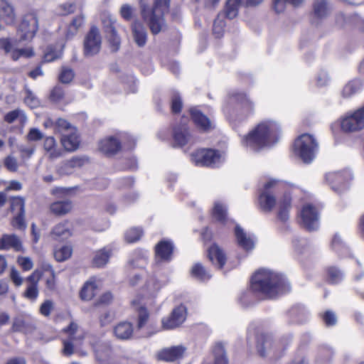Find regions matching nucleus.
I'll return each instance as SVG.
<instances>
[{"mask_svg":"<svg viewBox=\"0 0 364 364\" xmlns=\"http://www.w3.org/2000/svg\"><path fill=\"white\" fill-rule=\"evenodd\" d=\"M282 129L279 122L266 119L258 123L244 136L242 144L254 151L268 148L276 144L280 139Z\"/></svg>","mask_w":364,"mask_h":364,"instance_id":"1","label":"nucleus"},{"mask_svg":"<svg viewBox=\"0 0 364 364\" xmlns=\"http://www.w3.org/2000/svg\"><path fill=\"white\" fill-rule=\"evenodd\" d=\"M252 290L267 298H274L279 294L289 290L285 279L277 273L262 269L252 277Z\"/></svg>","mask_w":364,"mask_h":364,"instance_id":"2","label":"nucleus"},{"mask_svg":"<svg viewBox=\"0 0 364 364\" xmlns=\"http://www.w3.org/2000/svg\"><path fill=\"white\" fill-rule=\"evenodd\" d=\"M169 7L170 0H154L152 6L141 4V18L152 34L156 35L166 28L164 15L168 12Z\"/></svg>","mask_w":364,"mask_h":364,"instance_id":"3","label":"nucleus"},{"mask_svg":"<svg viewBox=\"0 0 364 364\" xmlns=\"http://www.w3.org/2000/svg\"><path fill=\"white\" fill-rule=\"evenodd\" d=\"M292 149L301 159H314L317 156L318 144L313 135L302 134L294 140Z\"/></svg>","mask_w":364,"mask_h":364,"instance_id":"4","label":"nucleus"},{"mask_svg":"<svg viewBox=\"0 0 364 364\" xmlns=\"http://www.w3.org/2000/svg\"><path fill=\"white\" fill-rule=\"evenodd\" d=\"M340 127L346 134L357 133L364 129V105L346 113L339 119Z\"/></svg>","mask_w":364,"mask_h":364,"instance_id":"5","label":"nucleus"},{"mask_svg":"<svg viewBox=\"0 0 364 364\" xmlns=\"http://www.w3.org/2000/svg\"><path fill=\"white\" fill-rule=\"evenodd\" d=\"M38 28V21L35 13H28L23 16L18 28V42L30 41Z\"/></svg>","mask_w":364,"mask_h":364,"instance_id":"6","label":"nucleus"},{"mask_svg":"<svg viewBox=\"0 0 364 364\" xmlns=\"http://www.w3.org/2000/svg\"><path fill=\"white\" fill-rule=\"evenodd\" d=\"M278 181L276 180H269L261 190L259 195V204L261 209L265 212H270L276 205V198L272 193V190L277 186Z\"/></svg>","mask_w":364,"mask_h":364,"instance_id":"7","label":"nucleus"},{"mask_svg":"<svg viewBox=\"0 0 364 364\" xmlns=\"http://www.w3.org/2000/svg\"><path fill=\"white\" fill-rule=\"evenodd\" d=\"M326 179L330 183L333 189L340 191L348 187L353 179V175L349 171L345 170L328 173L326 176Z\"/></svg>","mask_w":364,"mask_h":364,"instance_id":"8","label":"nucleus"},{"mask_svg":"<svg viewBox=\"0 0 364 364\" xmlns=\"http://www.w3.org/2000/svg\"><path fill=\"white\" fill-rule=\"evenodd\" d=\"M300 217L302 225L306 229L311 231L318 228V213L311 204H306L303 206Z\"/></svg>","mask_w":364,"mask_h":364,"instance_id":"9","label":"nucleus"},{"mask_svg":"<svg viewBox=\"0 0 364 364\" xmlns=\"http://www.w3.org/2000/svg\"><path fill=\"white\" fill-rule=\"evenodd\" d=\"M17 40L11 41L9 38L0 39V48L6 53H10L14 60H17L20 57H31L33 55V50L28 48H16Z\"/></svg>","mask_w":364,"mask_h":364,"instance_id":"10","label":"nucleus"},{"mask_svg":"<svg viewBox=\"0 0 364 364\" xmlns=\"http://www.w3.org/2000/svg\"><path fill=\"white\" fill-rule=\"evenodd\" d=\"M186 309L180 305L171 312V314L162 319V327L164 329H173L179 326L186 319Z\"/></svg>","mask_w":364,"mask_h":364,"instance_id":"11","label":"nucleus"},{"mask_svg":"<svg viewBox=\"0 0 364 364\" xmlns=\"http://www.w3.org/2000/svg\"><path fill=\"white\" fill-rule=\"evenodd\" d=\"M42 275L41 271L36 269L26 279L28 286L23 293L25 298L31 301H35L37 299L39 294L38 282Z\"/></svg>","mask_w":364,"mask_h":364,"instance_id":"12","label":"nucleus"},{"mask_svg":"<svg viewBox=\"0 0 364 364\" xmlns=\"http://www.w3.org/2000/svg\"><path fill=\"white\" fill-rule=\"evenodd\" d=\"M186 351V348L183 346H176L166 348L161 350L157 353L159 360L173 362L183 358Z\"/></svg>","mask_w":364,"mask_h":364,"instance_id":"13","label":"nucleus"},{"mask_svg":"<svg viewBox=\"0 0 364 364\" xmlns=\"http://www.w3.org/2000/svg\"><path fill=\"white\" fill-rule=\"evenodd\" d=\"M190 114L197 127L203 132H209L214 128L213 122L198 109L191 108Z\"/></svg>","mask_w":364,"mask_h":364,"instance_id":"14","label":"nucleus"},{"mask_svg":"<svg viewBox=\"0 0 364 364\" xmlns=\"http://www.w3.org/2000/svg\"><path fill=\"white\" fill-rule=\"evenodd\" d=\"M173 246L171 241L162 240L156 247V259L157 261H169L173 255Z\"/></svg>","mask_w":364,"mask_h":364,"instance_id":"15","label":"nucleus"},{"mask_svg":"<svg viewBox=\"0 0 364 364\" xmlns=\"http://www.w3.org/2000/svg\"><path fill=\"white\" fill-rule=\"evenodd\" d=\"M99 149L107 156H112L121 149V143L116 137L109 136L100 141Z\"/></svg>","mask_w":364,"mask_h":364,"instance_id":"16","label":"nucleus"},{"mask_svg":"<svg viewBox=\"0 0 364 364\" xmlns=\"http://www.w3.org/2000/svg\"><path fill=\"white\" fill-rule=\"evenodd\" d=\"M10 249L20 251L22 249L21 242L19 237L14 234H4L0 238V250H8Z\"/></svg>","mask_w":364,"mask_h":364,"instance_id":"17","label":"nucleus"},{"mask_svg":"<svg viewBox=\"0 0 364 364\" xmlns=\"http://www.w3.org/2000/svg\"><path fill=\"white\" fill-rule=\"evenodd\" d=\"M61 144L67 151H74L78 147L80 144L79 135L77 129H73L69 133H63V136L61 138Z\"/></svg>","mask_w":364,"mask_h":364,"instance_id":"18","label":"nucleus"},{"mask_svg":"<svg viewBox=\"0 0 364 364\" xmlns=\"http://www.w3.org/2000/svg\"><path fill=\"white\" fill-rule=\"evenodd\" d=\"M73 208L70 200H57L50 205V212L56 216H63L70 213Z\"/></svg>","mask_w":364,"mask_h":364,"instance_id":"19","label":"nucleus"},{"mask_svg":"<svg viewBox=\"0 0 364 364\" xmlns=\"http://www.w3.org/2000/svg\"><path fill=\"white\" fill-rule=\"evenodd\" d=\"M192 156L194 159H219L225 158L226 154L225 151H220L213 149L201 148L193 152Z\"/></svg>","mask_w":364,"mask_h":364,"instance_id":"20","label":"nucleus"},{"mask_svg":"<svg viewBox=\"0 0 364 364\" xmlns=\"http://www.w3.org/2000/svg\"><path fill=\"white\" fill-rule=\"evenodd\" d=\"M132 36L139 47L145 46L147 41V32L145 27L139 21H134L132 26Z\"/></svg>","mask_w":364,"mask_h":364,"instance_id":"21","label":"nucleus"},{"mask_svg":"<svg viewBox=\"0 0 364 364\" xmlns=\"http://www.w3.org/2000/svg\"><path fill=\"white\" fill-rule=\"evenodd\" d=\"M51 235L56 240H65L72 235L71 224L68 220L60 222L55 225Z\"/></svg>","mask_w":364,"mask_h":364,"instance_id":"22","label":"nucleus"},{"mask_svg":"<svg viewBox=\"0 0 364 364\" xmlns=\"http://www.w3.org/2000/svg\"><path fill=\"white\" fill-rule=\"evenodd\" d=\"M0 18L7 25L14 23L16 21L14 7L6 0H0Z\"/></svg>","mask_w":364,"mask_h":364,"instance_id":"23","label":"nucleus"},{"mask_svg":"<svg viewBox=\"0 0 364 364\" xmlns=\"http://www.w3.org/2000/svg\"><path fill=\"white\" fill-rule=\"evenodd\" d=\"M43 149L46 154L50 158H58L63 156V151L58 146L53 136L45 138Z\"/></svg>","mask_w":364,"mask_h":364,"instance_id":"24","label":"nucleus"},{"mask_svg":"<svg viewBox=\"0 0 364 364\" xmlns=\"http://www.w3.org/2000/svg\"><path fill=\"white\" fill-rule=\"evenodd\" d=\"M273 341L270 336L261 334L257 337V349L258 353L264 357L268 355L273 348Z\"/></svg>","mask_w":364,"mask_h":364,"instance_id":"25","label":"nucleus"},{"mask_svg":"<svg viewBox=\"0 0 364 364\" xmlns=\"http://www.w3.org/2000/svg\"><path fill=\"white\" fill-rule=\"evenodd\" d=\"M174 146L182 147L188 144L191 134L186 126L176 127L173 130Z\"/></svg>","mask_w":364,"mask_h":364,"instance_id":"26","label":"nucleus"},{"mask_svg":"<svg viewBox=\"0 0 364 364\" xmlns=\"http://www.w3.org/2000/svg\"><path fill=\"white\" fill-rule=\"evenodd\" d=\"M208 257L210 260L220 268H222L226 262L225 254L223 250L217 245H213L208 249Z\"/></svg>","mask_w":364,"mask_h":364,"instance_id":"27","label":"nucleus"},{"mask_svg":"<svg viewBox=\"0 0 364 364\" xmlns=\"http://www.w3.org/2000/svg\"><path fill=\"white\" fill-rule=\"evenodd\" d=\"M133 326L131 323L121 322L114 328V333L119 340H129L133 335Z\"/></svg>","mask_w":364,"mask_h":364,"instance_id":"28","label":"nucleus"},{"mask_svg":"<svg viewBox=\"0 0 364 364\" xmlns=\"http://www.w3.org/2000/svg\"><path fill=\"white\" fill-rule=\"evenodd\" d=\"M235 235L238 245L246 250H252L254 247V240L244 232L239 226L236 225Z\"/></svg>","mask_w":364,"mask_h":364,"instance_id":"29","label":"nucleus"},{"mask_svg":"<svg viewBox=\"0 0 364 364\" xmlns=\"http://www.w3.org/2000/svg\"><path fill=\"white\" fill-rule=\"evenodd\" d=\"M291 197L288 195H284L283 198L279 202L277 218L283 223H285L289 220V212L291 208Z\"/></svg>","mask_w":364,"mask_h":364,"instance_id":"30","label":"nucleus"},{"mask_svg":"<svg viewBox=\"0 0 364 364\" xmlns=\"http://www.w3.org/2000/svg\"><path fill=\"white\" fill-rule=\"evenodd\" d=\"M363 87V83L359 79H354L349 81L346 85L343 87L341 91L342 97L345 98H348L357 93Z\"/></svg>","mask_w":364,"mask_h":364,"instance_id":"31","label":"nucleus"},{"mask_svg":"<svg viewBox=\"0 0 364 364\" xmlns=\"http://www.w3.org/2000/svg\"><path fill=\"white\" fill-rule=\"evenodd\" d=\"M235 100L237 101L236 109L237 110L242 109L241 114L242 116L246 117L253 111L254 105L246 95H240Z\"/></svg>","mask_w":364,"mask_h":364,"instance_id":"32","label":"nucleus"},{"mask_svg":"<svg viewBox=\"0 0 364 364\" xmlns=\"http://www.w3.org/2000/svg\"><path fill=\"white\" fill-rule=\"evenodd\" d=\"M110 251L103 248L97 251L92 259V267H102L109 261Z\"/></svg>","mask_w":364,"mask_h":364,"instance_id":"33","label":"nucleus"},{"mask_svg":"<svg viewBox=\"0 0 364 364\" xmlns=\"http://www.w3.org/2000/svg\"><path fill=\"white\" fill-rule=\"evenodd\" d=\"M240 4H242V0H228L225 14L221 15H224V18L227 17L229 19L235 18L238 14Z\"/></svg>","mask_w":364,"mask_h":364,"instance_id":"34","label":"nucleus"},{"mask_svg":"<svg viewBox=\"0 0 364 364\" xmlns=\"http://www.w3.org/2000/svg\"><path fill=\"white\" fill-rule=\"evenodd\" d=\"M63 332L68 335V339L74 341H82L84 338V333L80 332L78 325L74 322H70V325L63 329Z\"/></svg>","mask_w":364,"mask_h":364,"instance_id":"35","label":"nucleus"},{"mask_svg":"<svg viewBox=\"0 0 364 364\" xmlns=\"http://www.w3.org/2000/svg\"><path fill=\"white\" fill-rule=\"evenodd\" d=\"M85 20L82 16L75 17L69 24L65 36L68 39L73 38L77 32V30L84 24Z\"/></svg>","mask_w":364,"mask_h":364,"instance_id":"36","label":"nucleus"},{"mask_svg":"<svg viewBox=\"0 0 364 364\" xmlns=\"http://www.w3.org/2000/svg\"><path fill=\"white\" fill-rule=\"evenodd\" d=\"M191 274L195 278L205 281L210 278V273L199 263L196 264L191 269Z\"/></svg>","mask_w":364,"mask_h":364,"instance_id":"37","label":"nucleus"},{"mask_svg":"<svg viewBox=\"0 0 364 364\" xmlns=\"http://www.w3.org/2000/svg\"><path fill=\"white\" fill-rule=\"evenodd\" d=\"M106 33L110 49L113 52L117 51L120 48L121 40L119 36L117 35L115 28H111L110 31Z\"/></svg>","mask_w":364,"mask_h":364,"instance_id":"38","label":"nucleus"},{"mask_svg":"<svg viewBox=\"0 0 364 364\" xmlns=\"http://www.w3.org/2000/svg\"><path fill=\"white\" fill-rule=\"evenodd\" d=\"M73 253L70 246L65 245L54 251V257L58 262H63L69 259Z\"/></svg>","mask_w":364,"mask_h":364,"instance_id":"39","label":"nucleus"},{"mask_svg":"<svg viewBox=\"0 0 364 364\" xmlns=\"http://www.w3.org/2000/svg\"><path fill=\"white\" fill-rule=\"evenodd\" d=\"M76 187H55L50 190V193L58 198H63L74 195Z\"/></svg>","mask_w":364,"mask_h":364,"instance_id":"40","label":"nucleus"},{"mask_svg":"<svg viewBox=\"0 0 364 364\" xmlns=\"http://www.w3.org/2000/svg\"><path fill=\"white\" fill-rule=\"evenodd\" d=\"M19 119L21 122H25L27 119L23 111L20 109H16L8 112L4 116V120L9 124L13 123L16 119Z\"/></svg>","mask_w":364,"mask_h":364,"instance_id":"41","label":"nucleus"},{"mask_svg":"<svg viewBox=\"0 0 364 364\" xmlns=\"http://www.w3.org/2000/svg\"><path fill=\"white\" fill-rule=\"evenodd\" d=\"M304 0H274V9L277 13H282L286 9L287 3L294 6H299L303 3Z\"/></svg>","mask_w":364,"mask_h":364,"instance_id":"42","label":"nucleus"},{"mask_svg":"<svg viewBox=\"0 0 364 364\" xmlns=\"http://www.w3.org/2000/svg\"><path fill=\"white\" fill-rule=\"evenodd\" d=\"M132 306L135 308V309L139 313V320H138V324L137 327L138 328H141L144 325L147 321V319L149 318V314L146 311V309L142 306H140L138 303H136L135 301H133L132 302Z\"/></svg>","mask_w":364,"mask_h":364,"instance_id":"43","label":"nucleus"},{"mask_svg":"<svg viewBox=\"0 0 364 364\" xmlns=\"http://www.w3.org/2000/svg\"><path fill=\"white\" fill-rule=\"evenodd\" d=\"M314 14L318 18L326 16L328 13V6L325 0H317L314 5Z\"/></svg>","mask_w":364,"mask_h":364,"instance_id":"44","label":"nucleus"},{"mask_svg":"<svg viewBox=\"0 0 364 364\" xmlns=\"http://www.w3.org/2000/svg\"><path fill=\"white\" fill-rule=\"evenodd\" d=\"M11 210L16 214L25 213V200L20 196L14 197L11 199Z\"/></svg>","mask_w":364,"mask_h":364,"instance_id":"45","label":"nucleus"},{"mask_svg":"<svg viewBox=\"0 0 364 364\" xmlns=\"http://www.w3.org/2000/svg\"><path fill=\"white\" fill-rule=\"evenodd\" d=\"M111 356V350L107 346H102L96 350V360L102 363L109 362Z\"/></svg>","mask_w":364,"mask_h":364,"instance_id":"46","label":"nucleus"},{"mask_svg":"<svg viewBox=\"0 0 364 364\" xmlns=\"http://www.w3.org/2000/svg\"><path fill=\"white\" fill-rule=\"evenodd\" d=\"M5 167L11 172H25L23 161H4Z\"/></svg>","mask_w":364,"mask_h":364,"instance_id":"47","label":"nucleus"},{"mask_svg":"<svg viewBox=\"0 0 364 364\" xmlns=\"http://www.w3.org/2000/svg\"><path fill=\"white\" fill-rule=\"evenodd\" d=\"M75 73L73 69L68 67H62L58 79L64 84L70 83L74 78Z\"/></svg>","mask_w":364,"mask_h":364,"instance_id":"48","label":"nucleus"},{"mask_svg":"<svg viewBox=\"0 0 364 364\" xmlns=\"http://www.w3.org/2000/svg\"><path fill=\"white\" fill-rule=\"evenodd\" d=\"M225 26L224 15H218L214 21L213 29L216 38H220L223 36Z\"/></svg>","mask_w":364,"mask_h":364,"instance_id":"49","label":"nucleus"},{"mask_svg":"<svg viewBox=\"0 0 364 364\" xmlns=\"http://www.w3.org/2000/svg\"><path fill=\"white\" fill-rule=\"evenodd\" d=\"M55 127L58 132L61 133L62 136H63V133H69L72 132L73 129H76V128L72 126L67 120L60 118L55 122Z\"/></svg>","mask_w":364,"mask_h":364,"instance_id":"50","label":"nucleus"},{"mask_svg":"<svg viewBox=\"0 0 364 364\" xmlns=\"http://www.w3.org/2000/svg\"><path fill=\"white\" fill-rule=\"evenodd\" d=\"M142 230L139 228H131L125 233V240L128 242H134L139 240L142 235Z\"/></svg>","mask_w":364,"mask_h":364,"instance_id":"51","label":"nucleus"},{"mask_svg":"<svg viewBox=\"0 0 364 364\" xmlns=\"http://www.w3.org/2000/svg\"><path fill=\"white\" fill-rule=\"evenodd\" d=\"M213 217L218 221H224L226 217V208L220 203H215L213 211Z\"/></svg>","mask_w":364,"mask_h":364,"instance_id":"52","label":"nucleus"},{"mask_svg":"<svg viewBox=\"0 0 364 364\" xmlns=\"http://www.w3.org/2000/svg\"><path fill=\"white\" fill-rule=\"evenodd\" d=\"M76 161H64L62 166L58 168V172L61 175L70 174L74 171Z\"/></svg>","mask_w":364,"mask_h":364,"instance_id":"53","label":"nucleus"},{"mask_svg":"<svg viewBox=\"0 0 364 364\" xmlns=\"http://www.w3.org/2000/svg\"><path fill=\"white\" fill-rule=\"evenodd\" d=\"M101 18L106 33L109 32L111 28H114V24L116 20L109 13H104Z\"/></svg>","mask_w":364,"mask_h":364,"instance_id":"54","label":"nucleus"},{"mask_svg":"<svg viewBox=\"0 0 364 364\" xmlns=\"http://www.w3.org/2000/svg\"><path fill=\"white\" fill-rule=\"evenodd\" d=\"M24 216L25 213L16 214L11 223L13 227L18 230H24L26 228Z\"/></svg>","mask_w":364,"mask_h":364,"instance_id":"55","label":"nucleus"},{"mask_svg":"<svg viewBox=\"0 0 364 364\" xmlns=\"http://www.w3.org/2000/svg\"><path fill=\"white\" fill-rule=\"evenodd\" d=\"M80 298L82 301H89L91 299V281L87 280L85 282L82 289L80 291Z\"/></svg>","mask_w":364,"mask_h":364,"instance_id":"56","label":"nucleus"},{"mask_svg":"<svg viewBox=\"0 0 364 364\" xmlns=\"http://www.w3.org/2000/svg\"><path fill=\"white\" fill-rule=\"evenodd\" d=\"M25 103L31 108L37 107L39 105V101L33 95V93L28 89H26Z\"/></svg>","mask_w":364,"mask_h":364,"instance_id":"57","label":"nucleus"},{"mask_svg":"<svg viewBox=\"0 0 364 364\" xmlns=\"http://www.w3.org/2000/svg\"><path fill=\"white\" fill-rule=\"evenodd\" d=\"M92 54L100 51L101 46V37L97 28L92 27Z\"/></svg>","mask_w":364,"mask_h":364,"instance_id":"58","label":"nucleus"},{"mask_svg":"<svg viewBox=\"0 0 364 364\" xmlns=\"http://www.w3.org/2000/svg\"><path fill=\"white\" fill-rule=\"evenodd\" d=\"M183 106L182 100L179 95L173 92L171 97V110L173 113H178L181 112Z\"/></svg>","mask_w":364,"mask_h":364,"instance_id":"59","label":"nucleus"},{"mask_svg":"<svg viewBox=\"0 0 364 364\" xmlns=\"http://www.w3.org/2000/svg\"><path fill=\"white\" fill-rule=\"evenodd\" d=\"M43 138V134L38 128H31L26 135L28 141H38Z\"/></svg>","mask_w":364,"mask_h":364,"instance_id":"60","label":"nucleus"},{"mask_svg":"<svg viewBox=\"0 0 364 364\" xmlns=\"http://www.w3.org/2000/svg\"><path fill=\"white\" fill-rule=\"evenodd\" d=\"M113 299V296L109 291L100 295L95 301V306H104L109 304Z\"/></svg>","mask_w":364,"mask_h":364,"instance_id":"61","label":"nucleus"},{"mask_svg":"<svg viewBox=\"0 0 364 364\" xmlns=\"http://www.w3.org/2000/svg\"><path fill=\"white\" fill-rule=\"evenodd\" d=\"M60 55L61 51H56L52 47H48L44 54L43 60L45 62H51L59 58Z\"/></svg>","mask_w":364,"mask_h":364,"instance_id":"62","label":"nucleus"},{"mask_svg":"<svg viewBox=\"0 0 364 364\" xmlns=\"http://www.w3.org/2000/svg\"><path fill=\"white\" fill-rule=\"evenodd\" d=\"M17 262L23 271H29L33 267V261L28 257H18Z\"/></svg>","mask_w":364,"mask_h":364,"instance_id":"63","label":"nucleus"},{"mask_svg":"<svg viewBox=\"0 0 364 364\" xmlns=\"http://www.w3.org/2000/svg\"><path fill=\"white\" fill-rule=\"evenodd\" d=\"M328 279L331 283H337L342 279L341 272L336 268L331 267L328 270Z\"/></svg>","mask_w":364,"mask_h":364,"instance_id":"64","label":"nucleus"}]
</instances>
